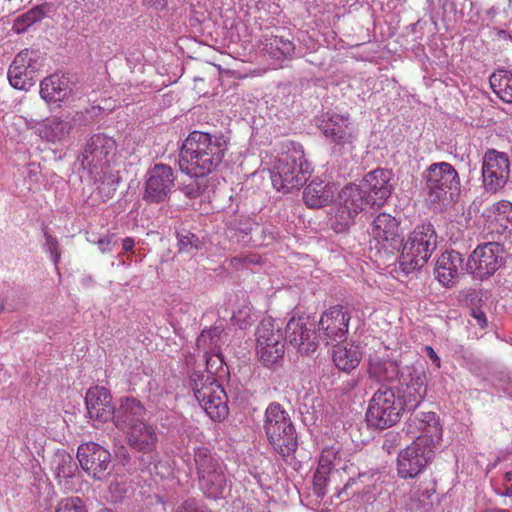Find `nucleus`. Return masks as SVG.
<instances>
[{"mask_svg":"<svg viewBox=\"0 0 512 512\" xmlns=\"http://www.w3.org/2000/svg\"><path fill=\"white\" fill-rule=\"evenodd\" d=\"M228 148L229 139L221 133L192 131L180 147L179 169L191 177H205L219 168Z\"/></svg>","mask_w":512,"mask_h":512,"instance_id":"nucleus-1","label":"nucleus"},{"mask_svg":"<svg viewBox=\"0 0 512 512\" xmlns=\"http://www.w3.org/2000/svg\"><path fill=\"white\" fill-rule=\"evenodd\" d=\"M423 179L430 207L442 209L458 199L461 181L457 170L450 163H432L423 172Z\"/></svg>","mask_w":512,"mask_h":512,"instance_id":"nucleus-2","label":"nucleus"},{"mask_svg":"<svg viewBox=\"0 0 512 512\" xmlns=\"http://www.w3.org/2000/svg\"><path fill=\"white\" fill-rule=\"evenodd\" d=\"M311 164L305 158L302 146H294L276 159L270 170L273 187L283 193L302 187L311 176Z\"/></svg>","mask_w":512,"mask_h":512,"instance_id":"nucleus-3","label":"nucleus"},{"mask_svg":"<svg viewBox=\"0 0 512 512\" xmlns=\"http://www.w3.org/2000/svg\"><path fill=\"white\" fill-rule=\"evenodd\" d=\"M264 430L274 450L283 458L296 450L295 428L288 412L279 403L268 405L265 411Z\"/></svg>","mask_w":512,"mask_h":512,"instance_id":"nucleus-4","label":"nucleus"},{"mask_svg":"<svg viewBox=\"0 0 512 512\" xmlns=\"http://www.w3.org/2000/svg\"><path fill=\"white\" fill-rule=\"evenodd\" d=\"M198 484L200 490L210 498L222 495L227 484L225 465L207 447H199L194 452Z\"/></svg>","mask_w":512,"mask_h":512,"instance_id":"nucleus-5","label":"nucleus"},{"mask_svg":"<svg viewBox=\"0 0 512 512\" xmlns=\"http://www.w3.org/2000/svg\"><path fill=\"white\" fill-rule=\"evenodd\" d=\"M191 381L194 396L209 418L214 422L224 420L229 409L223 387L214 379H204L202 374L191 376Z\"/></svg>","mask_w":512,"mask_h":512,"instance_id":"nucleus-6","label":"nucleus"},{"mask_svg":"<svg viewBox=\"0 0 512 512\" xmlns=\"http://www.w3.org/2000/svg\"><path fill=\"white\" fill-rule=\"evenodd\" d=\"M403 412L394 390L381 387L369 401L366 421L369 426L382 430L395 425Z\"/></svg>","mask_w":512,"mask_h":512,"instance_id":"nucleus-7","label":"nucleus"},{"mask_svg":"<svg viewBox=\"0 0 512 512\" xmlns=\"http://www.w3.org/2000/svg\"><path fill=\"white\" fill-rule=\"evenodd\" d=\"M366 206H371V203L361 184L349 183L344 186L339 192L338 206L331 219L333 229L336 232L345 231Z\"/></svg>","mask_w":512,"mask_h":512,"instance_id":"nucleus-8","label":"nucleus"},{"mask_svg":"<svg viewBox=\"0 0 512 512\" xmlns=\"http://www.w3.org/2000/svg\"><path fill=\"white\" fill-rule=\"evenodd\" d=\"M318 127L333 145L334 153L342 154L353 150L358 132L349 116L326 113L322 116Z\"/></svg>","mask_w":512,"mask_h":512,"instance_id":"nucleus-9","label":"nucleus"},{"mask_svg":"<svg viewBox=\"0 0 512 512\" xmlns=\"http://www.w3.org/2000/svg\"><path fill=\"white\" fill-rule=\"evenodd\" d=\"M427 394L426 372L422 367L407 366L400 376V388L397 400L402 409L414 410L425 399Z\"/></svg>","mask_w":512,"mask_h":512,"instance_id":"nucleus-10","label":"nucleus"},{"mask_svg":"<svg viewBox=\"0 0 512 512\" xmlns=\"http://www.w3.org/2000/svg\"><path fill=\"white\" fill-rule=\"evenodd\" d=\"M175 186V175L171 166L163 163L154 164L145 175L143 200L159 204L170 199Z\"/></svg>","mask_w":512,"mask_h":512,"instance_id":"nucleus-11","label":"nucleus"},{"mask_svg":"<svg viewBox=\"0 0 512 512\" xmlns=\"http://www.w3.org/2000/svg\"><path fill=\"white\" fill-rule=\"evenodd\" d=\"M482 184L486 192L495 194L502 190L510 177V161L504 152L490 149L482 160Z\"/></svg>","mask_w":512,"mask_h":512,"instance_id":"nucleus-12","label":"nucleus"},{"mask_svg":"<svg viewBox=\"0 0 512 512\" xmlns=\"http://www.w3.org/2000/svg\"><path fill=\"white\" fill-rule=\"evenodd\" d=\"M399 223L390 214L380 213L372 223V239L369 241V251L375 256L393 255L397 249Z\"/></svg>","mask_w":512,"mask_h":512,"instance_id":"nucleus-13","label":"nucleus"},{"mask_svg":"<svg viewBox=\"0 0 512 512\" xmlns=\"http://www.w3.org/2000/svg\"><path fill=\"white\" fill-rule=\"evenodd\" d=\"M422 438L414 440L401 450L397 457V472L403 479H411L419 475L433 459L435 448L422 444Z\"/></svg>","mask_w":512,"mask_h":512,"instance_id":"nucleus-14","label":"nucleus"},{"mask_svg":"<svg viewBox=\"0 0 512 512\" xmlns=\"http://www.w3.org/2000/svg\"><path fill=\"white\" fill-rule=\"evenodd\" d=\"M256 336V352L265 366H273L283 358L282 332L279 328H275L270 320H263L260 323Z\"/></svg>","mask_w":512,"mask_h":512,"instance_id":"nucleus-15","label":"nucleus"},{"mask_svg":"<svg viewBox=\"0 0 512 512\" xmlns=\"http://www.w3.org/2000/svg\"><path fill=\"white\" fill-rule=\"evenodd\" d=\"M116 154L115 141L103 134L88 139L82 152L81 164L91 174L106 167Z\"/></svg>","mask_w":512,"mask_h":512,"instance_id":"nucleus-16","label":"nucleus"},{"mask_svg":"<svg viewBox=\"0 0 512 512\" xmlns=\"http://www.w3.org/2000/svg\"><path fill=\"white\" fill-rule=\"evenodd\" d=\"M405 432L410 438H422V444L437 447L442 440V425L435 412H420L411 416L405 424Z\"/></svg>","mask_w":512,"mask_h":512,"instance_id":"nucleus-17","label":"nucleus"},{"mask_svg":"<svg viewBox=\"0 0 512 512\" xmlns=\"http://www.w3.org/2000/svg\"><path fill=\"white\" fill-rule=\"evenodd\" d=\"M401 256H431L437 248V234L431 223L417 225L405 240L401 239L397 251Z\"/></svg>","mask_w":512,"mask_h":512,"instance_id":"nucleus-18","label":"nucleus"},{"mask_svg":"<svg viewBox=\"0 0 512 512\" xmlns=\"http://www.w3.org/2000/svg\"><path fill=\"white\" fill-rule=\"evenodd\" d=\"M393 176L391 170L376 168L363 177L360 184L369 197L371 207H382L391 196L394 190L391 183Z\"/></svg>","mask_w":512,"mask_h":512,"instance_id":"nucleus-19","label":"nucleus"},{"mask_svg":"<svg viewBox=\"0 0 512 512\" xmlns=\"http://www.w3.org/2000/svg\"><path fill=\"white\" fill-rule=\"evenodd\" d=\"M80 466L96 479H102L111 465V454L97 443L81 444L77 450Z\"/></svg>","mask_w":512,"mask_h":512,"instance_id":"nucleus-20","label":"nucleus"},{"mask_svg":"<svg viewBox=\"0 0 512 512\" xmlns=\"http://www.w3.org/2000/svg\"><path fill=\"white\" fill-rule=\"evenodd\" d=\"M285 333L287 341L301 353H313L318 346L314 324L306 317H292L286 325Z\"/></svg>","mask_w":512,"mask_h":512,"instance_id":"nucleus-21","label":"nucleus"},{"mask_svg":"<svg viewBox=\"0 0 512 512\" xmlns=\"http://www.w3.org/2000/svg\"><path fill=\"white\" fill-rule=\"evenodd\" d=\"M76 84L65 74H52L40 83V96L48 104L69 101Z\"/></svg>","mask_w":512,"mask_h":512,"instance_id":"nucleus-22","label":"nucleus"},{"mask_svg":"<svg viewBox=\"0 0 512 512\" xmlns=\"http://www.w3.org/2000/svg\"><path fill=\"white\" fill-rule=\"evenodd\" d=\"M350 316L341 305H336L324 312L319 320V328L326 336L327 344L331 341H341L348 331Z\"/></svg>","mask_w":512,"mask_h":512,"instance_id":"nucleus-23","label":"nucleus"},{"mask_svg":"<svg viewBox=\"0 0 512 512\" xmlns=\"http://www.w3.org/2000/svg\"><path fill=\"white\" fill-rule=\"evenodd\" d=\"M32 55V51H21L16 55L11 63L7 72V77L13 88L28 91L34 86V66L31 64Z\"/></svg>","mask_w":512,"mask_h":512,"instance_id":"nucleus-24","label":"nucleus"},{"mask_svg":"<svg viewBox=\"0 0 512 512\" xmlns=\"http://www.w3.org/2000/svg\"><path fill=\"white\" fill-rule=\"evenodd\" d=\"M111 402L112 396L106 388L91 387L85 397L89 417L99 422H107L113 419L115 408Z\"/></svg>","mask_w":512,"mask_h":512,"instance_id":"nucleus-25","label":"nucleus"},{"mask_svg":"<svg viewBox=\"0 0 512 512\" xmlns=\"http://www.w3.org/2000/svg\"><path fill=\"white\" fill-rule=\"evenodd\" d=\"M145 407L134 397L120 399L119 406L115 408L113 421L121 430H128L140 422H144Z\"/></svg>","mask_w":512,"mask_h":512,"instance_id":"nucleus-26","label":"nucleus"},{"mask_svg":"<svg viewBox=\"0 0 512 512\" xmlns=\"http://www.w3.org/2000/svg\"><path fill=\"white\" fill-rule=\"evenodd\" d=\"M483 216L491 219L492 230L497 233L507 234L505 237L512 236V203L507 200H501L486 208Z\"/></svg>","mask_w":512,"mask_h":512,"instance_id":"nucleus-27","label":"nucleus"},{"mask_svg":"<svg viewBox=\"0 0 512 512\" xmlns=\"http://www.w3.org/2000/svg\"><path fill=\"white\" fill-rule=\"evenodd\" d=\"M127 434L128 443L134 450L143 454H148L156 449L157 435L155 429L145 423L140 422L136 426L128 430H124Z\"/></svg>","mask_w":512,"mask_h":512,"instance_id":"nucleus-28","label":"nucleus"},{"mask_svg":"<svg viewBox=\"0 0 512 512\" xmlns=\"http://www.w3.org/2000/svg\"><path fill=\"white\" fill-rule=\"evenodd\" d=\"M334 186L322 180H313L303 191V200L311 208H320L329 204L334 198Z\"/></svg>","mask_w":512,"mask_h":512,"instance_id":"nucleus-29","label":"nucleus"},{"mask_svg":"<svg viewBox=\"0 0 512 512\" xmlns=\"http://www.w3.org/2000/svg\"><path fill=\"white\" fill-rule=\"evenodd\" d=\"M332 360L339 370L349 373L359 365L361 353L358 346L342 343L334 346Z\"/></svg>","mask_w":512,"mask_h":512,"instance_id":"nucleus-30","label":"nucleus"},{"mask_svg":"<svg viewBox=\"0 0 512 512\" xmlns=\"http://www.w3.org/2000/svg\"><path fill=\"white\" fill-rule=\"evenodd\" d=\"M73 129L70 121L59 117H53L39 125L37 132L42 139L50 142L61 141L66 138Z\"/></svg>","mask_w":512,"mask_h":512,"instance_id":"nucleus-31","label":"nucleus"},{"mask_svg":"<svg viewBox=\"0 0 512 512\" xmlns=\"http://www.w3.org/2000/svg\"><path fill=\"white\" fill-rule=\"evenodd\" d=\"M462 264V258H437L435 264L436 279L447 288L455 285L459 276L458 266Z\"/></svg>","mask_w":512,"mask_h":512,"instance_id":"nucleus-32","label":"nucleus"},{"mask_svg":"<svg viewBox=\"0 0 512 512\" xmlns=\"http://www.w3.org/2000/svg\"><path fill=\"white\" fill-rule=\"evenodd\" d=\"M264 49L274 59L286 58L295 50L294 43L281 35H264Z\"/></svg>","mask_w":512,"mask_h":512,"instance_id":"nucleus-33","label":"nucleus"},{"mask_svg":"<svg viewBox=\"0 0 512 512\" xmlns=\"http://www.w3.org/2000/svg\"><path fill=\"white\" fill-rule=\"evenodd\" d=\"M490 87L493 92L506 103H512V73L507 70H498L490 78Z\"/></svg>","mask_w":512,"mask_h":512,"instance_id":"nucleus-34","label":"nucleus"},{"mask_svg":"<svg viewBox=\"0 0 512 512\" xmlns=\"http://www.w3.org/2000/svg\"><path fill=\"white\" fill-rule=\"evenodd\" d=\"M369 376L378 382L392 381L399 374L398 365L391 360L371 359L368 367Z\"/></svg>","mask_w":512,"mask_h":512,"instance_id":"nucleus-35","label":"nucleus"},{"mask_svg":"<svg viewBox=\"0 0 512 512\" xmlns=\"http://www.w3.org/2000/svg\"><path fill=\"white\" fill-rule=\"evenodd\" d=\"M500 266L498 258H468L467 267L480 279L492 275Z\"/></svg>","mask_w":512,"mask_h":512,"instance_id":"nucleus-36","label":"nucleus"},{"mask_svg":"<svg viewBox=\"0 0 512 512\" xmlns=\"http://www.w3.org/2000/svg\"><path fill=\"white\" fill-rule=\"evenodd\" d=\"M52 9L53 7L49 3H43L31 8L17 18L16 25L21 26L20 28H17V31L25 30L34 23L42 20L52 12Z\"/></svg>","mask_w":512,"mask_h":512,"instance_id":"nucleus-37","label":"nucleus"},{"mask_svg":"<svg viewBox=\"0 0 512 512\" xmlns=\"http://www.w3.org/2000/svg\"><path fill=\"white\" fill-rule=\"evenodd\" d=\"M179 253L196 254L202 247L203 242L191 231L181 228L176 232Z\"/></svg>","mask_w":512,"mask_h":512,"instance_id":"nucleus-38","label":"nucleus"},{"mask_svg":"<svg viewBox=\"0 0 512 512\" xmlns=\"http://www.w3.org/2000/svg\"><path fill=\"white\" fill-rule=\"evenodd\" d=\"M253 228L252 220L247 216L236 217L230 222L228 231L231 237L246 242Z\"/></svg>","mask_w":512,"mask_h":512,"instance_id":"nucleus-39","label":"nucleus"},{"mask_svg":"<svg viewBox=\"0 0 512 512\" xmlns=\"http://www.w3.org/2000/svg\"><path fill=\"white\" fill-rule=\"evenodd\" d=\"M119 176L114 173H104L99 179L97 186L98 193L102 197L103 201L111 199L118 187Z\"/></svg>","mask_w":512,"mask_h":512,"instance_id":"nucleus-40","label":"nucleus"},{"mask_svg":"<svg viewBox=\"0 0 512 512\" xmlns=\"http://www.w3.org/2000/svg\"><path fill=\"white\" fill-rule=\"evenodd\" d=\"M55 512H88V509L80 497H66L57 503Z\"/></svg>","mask_w":512,"mask_h":512,"instance_id":"nucleus-41","label":"nucleus"},{"mask_svg":"<svg viewBox=\"0 0 512 512\" xmlns=\"http://www.w3.org/2000/svg\"><path fill=\"white\" fill-rule=\"evenodd\" d=\"M174 512H213L206 504L196 498H187L180 502Z\"/></svg>","mask_w":512,"mask_h":512,"instance_id":"nucleus-42","label":"nucleus"},{"mask_svg":"<svg viewBox=\"0 0 512 512\" xmlns=\"http://www.w3.org/2000/svg\"><path fill=\"white\" fill-rule=\"evenodd\" d=\"M504 252V245L493 241L478 245L471 256H499Z\"/></svg>","mask_w":512,"mask_h":512,"instance_id":"nucleus-43","label":"nucleus"},{"mask_svg":"<svg viewBox=\"0 0 512 512\" xmlns=\"http://www.w3.org/2000/svg\"><path fill=\"white\" fill-rule=\"evenodd\" d=\"M330 473L331 472L322 469H316L313 478V490L318 497H323L326 494V487Z\"/></svg>","mask_w":512,"mask_h":512,"instance_id":"nucleus-44","label":"nucleus"},{"mask_svg":"<svg viewBox=\"0 0 512 512\" xmlns=\"http://www.w3.org/2000/svg\"><path fill=\"white\" fill-rule=\"evenodd\" d=\"M338 455V451L335 447H326L322 450V453L318 462V469H322L331 472L333 468V462Z\"/></svg>","mask_w":512,"mask_h":512,"instance_id":"nucleus-45","label":"nucleus"},{"mask_svg":"<svg viewBox=\"0 0 512 512\" xmlns=\"http://www.w3.org/2000/svg\"><path fill=\"white\" fill-rule=\"evenodd\" d=\"M232 322L238 325L241 329H247L251 326L250 309L245 307L240 309L232 315Z\"/></svg>","mask_w":512,"mask_h":512,"instance_id":"nucleus-46","label":"nucleus"},{"mask_svg":"<svg viewBox=\"0 0 512 512\" xmlns=\"http://www.w3.org/2000/svg\"><path fill=\"white\" fill-rule=\"evenodd\" d=\"M404 260L408 259L407 261H401L400 267L403 272L409 273L412 270H415L419 266H423L427 263L428 258L422 257V258H403Z\"/></svg>","mask_w":512,"mask_h":512,"instance_id":"nucleus-47","label":"nucleus"},{"mask_svg":"<svg viewBox=\"0 0 512 512\" xmlns=\"http://www.w3.org/2000/svg\"><path fill=\"white\" fill-rule=\"evenodd\" d=\"M182 193L188 198H197L201 195V188L197 183H191L188 185H184L181 188Z\"/></svg>","mask_w":512,"mask_h":512,"instance_id":"nucleus-48","label":"nucleus"},{"mask_svg":"<svg viewBox=\"0 0 512 512\" xmlns=\"http://www.w3.org/2000/svg\"><path fill=\"white\" fill-rule=\"evenodd\" d=\"M117 240L114 235L99 239L98 246L102 253H109L111 252L110 246L116 245Z\"/></svg>","mask_w":512,"mask_h":512,"instance_id":"nucleus-49","label":"nucleus"},{"mask_svg":"<svg viewBox=\"0 0 512 512\" xmlns=\"http://www.w3.org/2000/svg\"><path fill=\"white\" fill-rule=\"evenodd\" d=\"M214 337H218L216 328L203 331L197 339V346L202 347L208 339L213 340Z\"/></svg>","mask_w":512,"mask_h":512,"instance_id":"nucleus-50","label":"nucleus"},{"mask_svg":"<svg viewBox=\"0 0 512 512\" xmlns=\"http://www.w3.org/2000/svg\"><path fill=\"white\" fill-rule=\"evenodd\" d=\"M144 4L148 7L156 10L162 11L167 6V0H143Z\"/></svg>","mask_w":512,"mask_h":512,"instance_id":"nucleus-51","label":"nucleus"},{"mask_svg":"<svg viewBox=\"0 0 512 512\" xmlns=\"http://www.w3.org/2000/svg\"><path fill=\"white\" fill-rule=\"evenodd\" d=\"M427 356L433 361V363L439 368L441 365V360L435 350L431 346H425L424 348Z\"/></svg>","mask_w":512,"mask_h":512,"instance_id":"nucleus-52","label":"nucleus"},{"mask_svg":"<svg viewBox=\"0 0 512 512\" xmlns=\"http://www.w3.org/2000/svg\"><path fill=\"white\" fill-rule=\"evenodd\" d=\"M472 316L477 320L478 325L484 328L487 324L485 313L481 310H472Z\"/></svg>","mask_w":512,"mask_h":512,"instance_id":"nucleus-53","label":"nucleus"},{"mask_svg":"<svg viewBox=\"0 0 512 512\" xmlns=\"http://www.w3.org/2000/svg\"><path fill=\"white\" fill-rule=\"evenodd\" d=\"M121 244L124 252H131L135 246V240L131 237H126L121 240Z\"/></svg>","mask_w":512,"mask_h":512,"instance_id":"nucleus-54","label":"nucleus"},{"mask_svg":"<svg viewBox=\"0 0 512 512\" xmlns=\"http://www.w3.org/2000/svg\"><path fill=\"white\" fill-rule=\"evenodd\" d=\"M502 495L512 497V484L506 487L505 492H503Z\"/></svg>","mask_w":512,"mask_h":512,"instance_id":"nucleus-55","label":"nucleus"},{"mask_svg":"<svg viewBox=\"0 0 512 512\" xmlns=\"http://www.w3.org/2000/svg\"><path fill=\"white\" fill-rule=\"evenodd\" d=\"M483 512H509V511L507 509L492 508V509H486Z\"/></svg>","mask_w":512,"mask_h":512,"instance_id":"nucleus-56","label":"nucleus"},{"mask_svg":"<svg viewBox=\"0 0 512 512\" xmlns=\"http://www.w3.org/2000/svg\"><path fill=\"white\" fill-rule=\"evenodd\" d=\"M204 357H205V361H206V365H207V367L211 366V362H212V357H213V356H210V355L208 354V352H206Z\"/></svg>","mask_w":512,"mask_h":512,"instance_id":"nucleus-57","label":"nucleus"},{"mask_svg":"<svg viewBox=\"0 0 512 512\" xmlns=\"http://www.w3.org/2000/svg\"><path fill=\"white\" fill-rule=\"evenodd\" d=\"M504 480H505L506 482H510V481H512V471H508V472H506V473H505V475H504Z\"/></svg>","mask_w":512,"mask_h":512,"instance_id":"nucleus-58","label":"nucleus"},{"mask_svg":"<svg viewBox=\"0 0 512 512\" xmlns=\"http://www.w3.org/2000/svg\"><path fill=\"white\" fill-rule=\"evenodd\" d=\"M214 356L219 360L220 363L223 362L222 355L220 353H215Z\"/></svg>","mask_w":512,"mask_h":512,"instance_id":"nucleus-59","label":"nucleus"},{"mask_svg":"<svg viewBox=\"0 0 512 512\" xmlns=\"http://www.w3.org/2000/svg\"><path fill=\"white\" fill-rule=\"evenodd\" d=\"M47 241H48L49 244L52 245L54 243L55 239L52 238L51 236H49V237H47Z\"/></svg>","mask_w":512,"mask_h":512,"instance_id":"nucleus-60","label":"nucleus"},{"mask_svg":"<svg viewBox=\"0 0 512 512\" xmlns=\"http://www.w3.org/2000/svg\"><path fill=\"white\" fill-rule=\"evenodd\" d=\"M331 252H332V253H337V252H338V250H336V249H331Z\"/></svg>","mask_w":512,"mask_h":512,"instance_id":"nucleus-61","label":"nucleus"},{"mask_svg":"<svg viewBox=\"0 0 512 512\" xmlns=\"http://www.w3.org/2000/svg\"><path fill=\"white\" fill-rule=\"evenodd\" d=\"M102 512H111V511H109V510H103Z\"/></svg>","mask_w":512,"mask_h":512,"instance_id":"nucleus-62","label":"nucleus"}]
</instances>
